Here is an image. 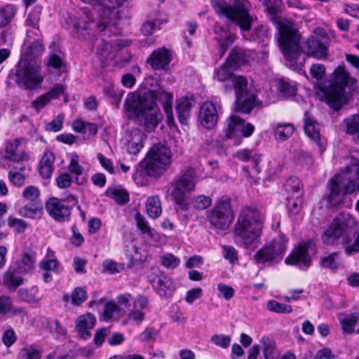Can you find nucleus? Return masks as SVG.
I'll use <instances>...</instances> for the list:
<instances>
[{
    "mask_svg": "<svg viewBox=\"0 0 359 359\" xmlns=\"http://www.w3.org/2000/svg\"><path fill=\"white\" fill-rule=\"evenodd\" d=\"M265 359H274L275 342L268 337H263L260 340Z\"/></svg>",
    "mask_w": 359,
    "mask_h": 359,
    "instance_id": "obj_51",
    "label": "nucleus"
},
{
    "mask_svg": "<svg viewBox=\"0 0 359 359\" xmlns=\"http://www.w3.org/2000/svg\"><path fill=\"white\" fill-rule=\"evenodd\" d=\"M41 63L38 60L20 59L13 69L8 79L22 90H35L41 88L44 80Z\"/></svg>",
    "mask_w": 359,
    "mask_h": 359,
    "instance_id": "obj_6",
    "label": "nucleus"
},
{
    "mask_svg": "<svg viewBox=\"0 0 359 359\" xmlns=\"http://www.w3.org/2000/svg\"><path fill=\"white\" fill-rule=\"evenodd\" d=\"M154 100L156 104V100H159L164 109L166 115V122L169 127L175 126L173 112H172V100L173 95L171 93L166 92L163 90H160L157 92L154 91Z\"/></svg>",
    "mask_w": 359,
    "mask_h": 359,
    "instance_id": "obj_25",
    "label": "nucleus"
},
{
    "mask_svg": "<svg viewBox=\"0 0 359 359\" xmlns=\"http://www.w3.org/2000/svg\"><path fill=\"white\" fill-rule=\"evenodd\" d=\"M103 90L104 94L110 99L111 104L114 107L118 108L124 92L115 88L111 83L105 85Z\"/></svg>",
    "mask_w": 359,
    "mask_h": 359,
    "instance_id": "obj_42",
    "label": "nucleus"
},
{
    "mask_svg": "<svg viewBox=\"0 0 359 359\" xmlns=\"http://www.w3.org/2000/svg\"><path fill=\"white\" fill-rule=\"evenodd\" d=\"M149 299L142 294H138L133 301L130 308L128 311V319L140 324L144 319V310L147 308Z\"/></svg>",
    "mask_w": 359,
    "mask_h": 359,
    "instance_id": "obj_24",
    "label": "nucleus"
},
{
    "mask_svg": "<svg viewBox=\"0 0 359 359\" xmlns=\"http://www.w3.org/2000/svg\"><path fill=\"white\" fill-rule=\"evenodd\" d=\"M144 118V126L145 130L150 133L154 130L157 127L159 122L162 119V114L157 104L154 102V104L148 107L145 111L142 113L140 118Z\"/></svg>",
    "mask_w": 359,
    "mask_h": 359,
    "instance_id": "obj_29",
    "label": "nucleus"
},
{
    "mask_svg": "<svg viewBox=\"0 0 359 359\" xmlns=\"http://www.w3.org/2000/svg\"><path fill=\"white\" fill-rule=\"evenodd\" d=\"M110 196L120 205L126 204L129 201L128 193L123 189H114L111 191Z\"/></svg>",
    "mask_w": 359,
    "mask_h": 359,
    "instance_id": "obj_57",
    "label": "nucleus"
},
{
    "mask_svg": "<svg viewBox=\"0 0 359 359\" xmlns=\"http://www.w3.org/2000/svg\"><path fill=\"white\" fill-rule=\"evenodd\" d=\"M146 210L150 217L154 219L158 217L162 212L159 198L156 196L149 197L146 203Z\"/></svg>",
    "mask_w": 359,
    "mask_h": 359,
    "instance_id": "obj_44",
    "label": "nucleus"
},
{
    "mask_svg": "<svg viewBox=\"0 0 359 359\" xmlns=\"http://www.w3.org/2000/svg\"><path fill=\"white\" fill-rule=\"evenodd\" d=\"M329 202L332 205H340L347 194L359 190V160L352 167L336 175L328 183Z\"/></svg>",
    "mask_w": 359,
    "mask_h": 359,
    "instance_id": "obj_5",
    "label": "nucleus"
},
{
    "mask_svg": "<svg viewBox=\"0 0 359 359\" xmlns=\"http://www.w3.org/2000/svg\"><path fill=\"white\" fill-rule=\"evenodd\" d=\"M284 188L287 196H303L301 182L298 178L291 177L286 180Z\"/></svg>",
    "mask_w": 359,
    "mask_h": 359,
    "instance_id": "obj_45",
    "label": "nucleus"
},
{
    "mask_svg": "<svg viewBox=\"0 0 359 359\" xmlns=\"http://www.w3.org/2000/svg\"><path fill=\"white\" fill-rule=\"evenodd\" d=\"M270 20L276 24L279 32L278 43L283 55L289 59L299 53V33L292 21L281 19L282 0H262Z\"/></svg>",
    "mask_w": 359,
    "mask_h": 359,
    "instance_id": "obj_3",
    "label": "nucleus"
},
{
    "mask_svg": "<svg viewBox=\"0 0 359 359\" xmlns=\"http://www.w3.org/2000/svg\"><path fill=\"white\" fill-rule=\"evenodd\" d=\"M53 252L48 250L47 256L43 258L39 263V268L44 271H55L58 265L59 262L57 259L53 258Z\"/></svg>",
    "mask_w": 359,
    "mask_h": 359,
    "instance_id": "obj_50",
    "label": "nucleus"
},
{
    "mask_svg": "<svg viewBox=\"0 0 359 359\" xmlns=\"http://www.w3.org/2000/svg\"><path fill=\"white\" fill-rule=\"evenodd\" d=\"M22 274L17 267L11 266L4 275L3 285L10 290H15L24 282Z\"/></svg>",
    "mask_w": 359,
    "mask_h": 359,
    "instance_id": "obj_31",
    "label": "nucleus"
},
{
    "mask_svg": "<svg viewBox=\"0 0 359 359\" xmlns=\"http://www.w3.org/2000/svg\"><path fill=\"white\" fill-rule=\"evenodd\" d=\"M211 5L216 13L236 22L241 29L247 31L250 29L252 19L245 0H235L231 4L225 0H212Z\"/></svg>",
    "mask_w": 359,
    "mask_h": 359,
    "instance_id": "obj_9",
    "label": "nucleus"
},
{
    "mask_svg": "<svg viewBox=\"0 0 359 359\" xmlns=\"http://www.w3.org/2000/svg\"><path fill=\"white\" fill-rule=\"evenodd\" d=\"M172 153L165 143L154 144L139 163L140 172L151 177H159L171 163Z\"/></svg>",
    "mask_w": 359,
    "mask_h": 359,
    "instance_id": "obj_7",
    "label": "nucleus"
},
{
    "mask_svg": "<svg viewBox=\"0 0 359 359\" xmlns=\"http://www.w3.org/2000/svg\"><path fill=\"white\" fill-rule=\"evenodd\" d=\"M233 69L226 62L223 66L215 70V78L219 81L224 82V88L225 93L234 89L239 92L241 88L243 89L245 85H248V80L245 77L240 75L233 74L231 72Z\"/></svg>",
    "mask_w": 359,
    "mask_h": 359,
    "instance_id": "obj_15",
    "label": "nucleus"
},
{
    "mask_svg": "<svg viewBox=\"0 0 359 359\" xmlns=\"http://www.w3.org/2000/svg\"><path fill=\"white\" fill-rule=\"evenodd\" d=\"M96 324L95 316L90 313L79 316L76 320V330L80 337L86 339L90 337V330L93 329Z\"/></svg>",
    "mask_w": 359,
    "mask_h": 359,
    "instance_id": "obj_27",
    "label": "nucleus"
},
{
    "mask_svg": "<svg viewBox=\"0 0 359 359\" xmlns=\"http://www.w3.org/2000/svg\"><path fill=\"white\" fill-rule=\"evenodd\" d=\"M8 224L11 228L14 229L18 233L24 232L27 228V224L25 221L12 216H10L8 218Z\"/></svg>",
    "mask_w": 359,
    "mask_h": 359,
    "instance_id": "obj_63",
    "label": "nucleus"
},
{
    "mask_svg": "<svg viewBox=\"0 0 359 359\" xmlns=\"http://www.w3.org/2000/svg\"><path fill=\"white\" fill-rule=\"evenodd\" d=\"M55 160V157L52 151H46L43 153L39 166V174L43 179L50 178L54 170Z\"/></svg>",
    "mask_w": 359,
    "mask_h": 359,
    "instance_id": "obj_35",
    "label": "nucleus"
},
{
    "mask_svg": "<svg viewBox=\"0 0 359 359\" xmlns=\"http://www.w3.org/2000/svg\"><path fill=\"white\" fill-rule=\"evenodd\" d=\"M126 0H102L100 19L95 21L90 9L83 7L65 18L67 29L71 34L80 40L90 39L97 32H102L119 18L118 8Z\"/></svg>",
    "mask_w": 359,
    "mask_h": 359,
    "instance_id": "obj_1",
    "label": "nucleus"
},
{
    "mask_svg": "<svg viewBox=\"0 0 359 359\" xmlns=\"http://www.w3.org/2000/svg\"><path fill=\"white\" fill-rule=\"evenodd\" d=\"M193 107V101L187 97H182L177 102L176 111L180 123L187 125L190 116V111Z\"/></svg>",
    "mask_w": 359,
    "mask_h": 359,
    "instance_id": "obj_36",
    "label": "nucleus"
},
{
    "mask_svg": "<svg viewBox=\"0 0 359 359\" xmlns=\"http://www.w3.org/2000/svg\"><path fill=\"white\" fill-rule=\"evenodd\" d=\"M194 207L200 210L209 208L212 204V198L204 195H198L193 199Z\"/></svg>",
    "mask_w": 359,
    "mask_h": 359,
    "instance_id": "obj_58",
    "label": "nucleus"
},
{
    "mask_svg": "<svg viewBox=\"0 0 359 359\" xmlns=\"http://www.w3.org/2000/svg\"><path fill=\"white\" fill-rule=\"evenodd\" d=\"M161 262L165 268L175 269L180 264V259L172 254L168 253L161 257Z\"/></svg>",
    "mask_w": 359,
    "mask_h": 359,
    "instance_id": "obj_61",
    "label": "nucleus"
},
{
    "mask_svg": "<svg viewBox=\"0 0 359 359\" xmlns=\"http://www.w3.org/2000/svg\"><path fill=\"white\" fill-rule=\"evenodd\" d=\"M148 280L156 292L161 297H170L175 290V285L171 278L158 268L151 269Z\"/></svg>",
    "mask_w": 359,
    "mask_h": 359,
    "instance_id": "obj_14",
    "label": "nucleus"
},
{
    "mask_svg": "<svg viewBox=\"0 0 359 359\" xmlns=\"http://www.w3.org/2000/svg\"><path fill=\"white\" fill-rule=\"evenodd\" d=\"M153 90H148L141 95L135 91L129 93L123 103V109L130 118L140 119L142 113L149 106L154 104Z\"/></svg>",
    "mask_w": 359,
    "mask_h": 359,
    "instance_id": "obj_12",
    "label": "nucleus"
},
{
    "mask_svg": "<svg viewBox=\"0 0 359 359\" xmlns=\"http://www.w3.org/2000/svg\"><path fill=\"white\" fill-rule=\"evenodd\" d=\"M346 132L349 135L356 134L359 142V114H353L344 119Z\"/></svg>",
    "mask_w": 359,
    "mask_h": 359,
    "instance_id": "obj_49",
    "label": "nucleus"
},
{
    "mask_svg": "<svg viewBox=\"0 0 359 359\" xmlns=\"http://www.w3.org/2000/svg\"><path fill=\"white\" fill-rule=\"evenodd\" d=\"M236 156L241 161L247 162L250 161L252 166L257 172H260V168L259 163L262 160V155L256 153L253 150L244 149L238 151L236 153Z\"/></svg>",
    "mask_w": 359,
    "mask_h": 359,
    "instance_id": "obj_38",
    "label": "nucleus"
},
{
    "mask_svg": "<svg viewBox=\"0 0 359 359\" xmlns=\"http://www.w3.org/2000/svg\"><path fill=\"white\" fill-rule=\"evenodd\" d=\"M46 209L50 216L59 222L67 221L71 214L67 202L57 198H50L46 204Z\"/></svg>",
    "mask_w": 359,
    "mask_h": 359,
    "instance_id": "obj_22",
    "label": "nucleus"
},
{
    "mask_svg": "<svg viewBox=\"0 0 359 359\" xmlns=\"http://www.w3.org/2000/svg\"><path fill=\"white\" fill-rule=\"evenodd\" d=\"M266 308L269 311L276 313H290L292 311V308L290 305L280 304L275 300L269 301Z\"/></svg>",
    "mask_w": 359,
    "mask_h": 359,
    "instance_id": "obj_53",
    "label": "nucleus"
},
{
    "mask_svg": "<svg viewBox=\"0 0 359 359\" xmlns=\"http://www.w3.org/2000/svg\"><path fill=\"white\" fill-rule=\"evenodd\" d=\"M22 196L26 205L19 210L20 215L31 219L41 218L43 204L39 189L34 186H28L24 189Z\"/></svg>",
    "mask_w": 359,
    "mask_h": 359,
    "instance_id": "obj_13",
    "label": "nucleus"
},
{
    "mask_svg": "<svg viewBox=\"0 0 359 359\" xmlns=\"http://www.w3.org/2000/svg\"><path fill=\"white\" fill-rule=\"evenodd\" d=\"M334 80L324 93L328 105L334 110L340 109L346 103L345 89L356 83L344 66H339L334 72Z\"/></svg>",
    "mask_w": 359,
    "mask_h": 359,
    "instance_id": "obj_8",
    "label": "nucleus"
},
{
    "mask_svg": "<svg viewBox=\"0 0 359 359\" xmlns=\"http://www.w3.org/2000/svg\"><path fill=\"white\" fill-rule=\"evenodd\" d=\"M311 245V241L299 243L285 259V264L298 266L302 270L309 269L311 264V258L308 251Z\"/></svg>",
    "mask_w": 359,
    "mask_h": 359,
    "instance_id": "obj_18",
    "label": "nucleus"
},
{
    "mask_svg": "<svg viewBox=\"0 0 359 359\" xmlns=\"http://www.w3.org/2000/svg\"><path fill=\"white\" fill-rule=\"evenodd\" d=\"M355 224V219L348 213L338 215L322 234L323 243L327 245L341 243L347 256L359 253V226L353 229Z\"/></svg>",
    "mask_w": 359,
    "mask_h": 359,
    "instance_id": "obj_2",
    "label": "nucleus"
},
{
    "mask_svg": "<svg viewBox=\"0 0 359 359\" xmlns=\"http://www.w3.org/2000/svg\"><path fill=\"white\" fill-rule=\"evenodd\" d=\"M339 254L338 252H333L327 256H325L320 259V265L324 269L330 270H336L339 268V264L338 262Z\"/></svg>",
    "mask_w": 359,
    "mask_h": 359,
    "instance_id": "obj_52",
    "label": "nucleus"
},
{
    "mask_svg": "<svg viewBox=\"0 0 359 359\" xmlns=\"http://www.w3.org/2000/svg\"><path fill=\"white\" fill-rule=\"evenodd\" d=\"M163 21L158 19L147 21L142 27V32L144 35H151L155 31L160 29Z\"/></svg>",
    "mask_w": 359,
    "mask_h": 359,
    "instance_id": "obj_59",
    "label": "nucleus"
},
{
    "mask_svg": "<svg viewBox=\"0 0 359 359\" xmlns=\"http://www.w3.org/2000/svg\"><path fill=\"white\" fill-rule=\"evenodd\" d=\"M97 53L102 57V60L108 61L111 60L116 56L115 50L113 48L111 41L107 42L103 41L99 44Z\"/></svg>",
    "mask_w": 359,
    "mask_h": 359,
    "instance_id": "obj_46",
    "label": "nucleus"
},
{
    "mask_svg": "<svg viewBox=\"0 0 359 359\" xmlns=\"http://www.w3.org/2000/svg\"><path fill=\"white\" fill-rule=\"evenodd\" d=\"M68 170L76 175V180L77 184L79 182V177L83 174V168L79 164V156L76 154H72L71 156L70 163L68 165Z\"/></svg>",
    "mask_w": 359,
    "mask_h": 359,
    "instance_id": "obj_54",
    "label": "nucleus"
},
{
    "mask_svg": "<svg viewBox=\"0 0 359 359\" xmlns=\"http://www.w3.org/2000/svg\"><path fill=\"white\" fill-rule=\"evenodd\" d=\"M252 53L241 48H234L226 60V64L236 69L238 66L249 62Z\"/></svg>",
    "mask_w": 359,
    "mask_h": 359,
    "instance_id": "obj_33",
    "label": "nucleus"
},
{
    "mask_svg": "<svg viewBox=\"0 0 359 359\" xmlns=\"http://www.w3.org/2000/svg\"><path fill=\"white\" fill-rule=\"evenodd\" d=\"M278 90L285 97H291L296 93V88L284 80L278 81Z\"/></svg>",
    "mask_w": 359,
    "mask_h": 359,
    "instance_id": "obj_64",
    "label": "nucleus"
},
{
    "mask_svg": "<svg viewBox=\"0 0 359 359\" xmlns=\"http://www.w3.org/2000/svg\"><path fill=\"white\" fill-rule=\"evenodd\" d=\"M198 181L196 170L191 167L184 168L171 184V196L175 203L183 210L189 208L188 196L196 189Z\"/></svg>",
    "mask_w": 359,
    "mask_h": 359,
    "instance_id": "obj_10",
    "label": "nucleus"
},
{
    "mask_svg": "<svg viewBox=\"0 0 359 359\" xmlns=\"http://www.w3.org/2000/svg\"><path fill=\"white\" fill-rule=\"evenodd\" d=\"M36 263V253L31 250H24L15 262V267L22 273L33 271Z\"/></svg>",
    "mask_w": 359,
    "mask_h": 359,
    "instance_id": "obj_32",
    "label": "nucleus"
},
{
    "mask_svg": "<svg viewBox=\"0 0 359 359\" xmlns=\"http://www.w3.org/2000/svg\"><path fill=\"white\" fill-rule=\"evenodd\" d=\"M247 86L240 90L239 92L235 90L236 100L235 101L236 109L242 113H250L256 103V96L253 94H248Z\"/></svg>",
    "mask_w": 359,
    "mask_h": 359,
    "instance_id": "obj_26",
    "label": "nucleus"
},
{
    "mask_svg": "<svg viewBox=\"0 0 359 359\" xmlns=\"http://www.w3.org/2000/svg\"><path fill=\"white\" fill-rule=\"evenodd\" d=\"M262 229V217L255 208L245 207L241 210L234 226V234L246 248H254L259 241Z\"/></svg>",
    "mask_w": 359,
    "mask_h": 359,
    "instance_id": "obj_4",
    "label": "nucleus"
},
{
    "mask_svg": "<svg viewBox=\"0 0 359 359\" xmlns=\"http://www.w3.org/2000/svg\"><path fill=\"white\" fill-rule=\"evenodd\" d=\"M301 35L299 34V41ZM300 46V43H299ZM304 52L309 57H312L318 60L326 59L328 56V48L325 41L315 36H309L304 43L302 48L299 46V53L296 58L289 59L285 55V58L291 62L297 60L301 53Z\"/></svg>",
    "mask_w": 359,
    "mask_h": 359,
    "instance_id": "obj_16",
    "label": "nucleus"
},
{
    "mask_svg": "<svg viewBox=\"0 0 359 359\" xmlns=\"http://www.w3.org/2000/svg\"><path fill=\"white\" fill-rule=\"evenodd\" d=\"M231 338L229 335L224 334H213L210 338V341L215 345L227 348L230 346Z\"/></svg>",
    "mask_w": 359,
    "mask_h": 359,
    "instance_id": "obj_60",
    "label": "nucleus"
},
{
    "mask_svg": "<svg viewBox=\"0 0 359 359\" xmlns=\"http://www.w3.org/2000/svg\"><path fill=\"white\" fill-rule=\"evenodd\" d=\"M170 54L165 48H158L154 50L147 62L154 70L165 69L170 62Z\"/></svg>",
    "mask_w": 359,
    "mask_h": 359,
    "instance_id": "obj_28",
    "label": "nucleus"
},
{
    "mask_svg": "<svg viewBox=\"0 0 359 359\" xmlns=\"http://www.w3.org/2000/svg\"><path fill=\"white\" fill-rule=\"evenodd\" d=\"M44 50V46L40 36L32 35V30L27 29V37L22 48L20 59L37 60Z\"/></svg>",
    "mask_w": 359,
    "mask_h": 359,
    "instance_id": "obj_20",
    "label": "nucleus"
},
{
    "mask_svg": "<svg viewBox=\"0 0 359 359\" xmlns=\"http://www.w3.org/2000/svg\"><path fill=\"white\" fill-rule=\"evenodd\" d=\"M207 219L215 229L227 230L234 219L230 198L227 196L219 198L212 208L208 212Z\"/></svg>",
    "mask_w": 359,
    "mask_h": 359,
    "instance_id": "obj_11",
    "label": "nucleus"
},
{
    "mask_svg": "<svg viewBox=\"0 0 359 359\" xmlns=\"http://www.w3.org/2000/svg\"><path fill=\"white\" fill-rule=\"evenodd\" d=\"M8 167L12 169L8 174L9 182L15 187H22L26 180L25 172L27 168H29V164L20 165L8 164Z\"/></svg>",
    "mask_w": 359,
    "mask_h": 359,
    "instance_id": "obj_34",
    "label": "nucleus"
},
{
    "mask_svg": "<svg viewBox=\"0 0 359 359\" xmlns=\"http://www.w3.org/2000/svg\"><path fill=\"white\" fill-rule=\"evenodd\" d=\"M46 65L48 69L61 70L62 68L65 67V62L60 55L56 53H50L48 55Z\"/></svg>",
    "mask_w": 359,
    "mask_h": 359,
    "instance_id": "obj_56",
    "label": "nucleus"
},
{
    "mask_svg": "<svg viewBox=\"0 0 359 359\" xmlns=\"http://www.w3.org/2000/svg\"><path fill=\"white\" fill-rule=\"evenodd\" d=\"M304 132L306 135L313 140L320 148V152L323 151L321 142L319 124L311 118L308 111L304 114Z\"/></svg>",
    "mask_w": 359,
    "mask_h": 359,
    "instance_id": "obj_30",
    "label": "nucleus"
},
{
    "mask_svg": "<svg viewBox=\"0 0 359 359\" xmlns=\"http://www.w3.org/2000/svg\"><path fill=\"white\" fill-rule=\"evenodd\" d=\"M137 226L142 233L146 234L151 238H156L158 237V233L155 229L151 228L149 222L147 221L145 217L142 215L140 212H137L135 216Z\"/></svg>",
    "mask_w": 359,
    "mask_h": 359,
    "instance_id": "obj_43",
    "label": "nucleus"
},
{
    "mask_svg": "<svg viewBox=\"0 0 359 359\" xmlns=\"http://www.w3.org/2000/svg\"><path fill=\"white\" fill-rule=\"evenodd\" d=\"M16 8L7 4L0 8V28L8 25L16 14Z\"/></svg>",
    "mask_w": 359,
    "mask_h": 359,
    "instance_id": "obj_47",
    "label": "nucleus"
},
{
    "mask_svg": "<svg viewBox=\"0 0 359 359\" xmlns=\"http://www.w3.org/2000/svg\"><path fill=\"white\" fill-rule=\"evenodd\" d=\"M4 158L9 161V164L15 165H26L28 163V156L20 147V142L18 139L9 141L5 148Z\"/></svg>",
    "mask_w": 359,
    "mask_h": 359,
    "instance_id": "obj_23",
    "label": "nucleus"
},
{
    "mask_svg": "<svg viewBox=\"0 0 359 359\" xmlns=\"http://www.w3.org/2000/svg\"><path fill=\"white\" fill-rule=\"evenodd\" d=\"M221 106L219 103L212 101L204 102L200 108L198 119L201 124L207 129L213 128L218 121Z\"/></svg>",
    "mask_w": 359,
    "mask_h": 359,
    "instance_id": "obj_19",
    "label": "nucleus"
},
{
    "mask_svg": "<svg viewBox=\"0 0 359 359\" xmlns=\"http://www.w3.org/2000/svg\"><path fill=\"white\" fill-rule=\"evenodd\" d=\"M87 298V293L84 289L78 287H76L72 293V295L65 294L63 300L68 302L71 299L72 304L79 306L83 303Z\"/></svg>",
    "mask_w": 359,
    "mask_h": 359,
    "instance_id": "obj_48",
    "label": "nucleus"
},
{
    "mask_svg": "<svg viewBox=\"0 0 359 359\" xmlns=\"http://www.w3.org/2000/svg\"><path fill=\"white\" fill-rule=\"evenodd\" d=\"M294 132V126L290 123H279L274 128V137L276 141L281 142L287 140Z\"/></svg>",
    "mask_w": 359,
    "mask_h": 359,
    "instance_id": "obj_40",
    "label": "nucleus"
},
{
    "mask_svg": "<svg viewBox=\"0 0 359 359\" xmlns=\"http://www.w3.org/2000/svg\"><path fill=\"white\" fill-rule=\"evenodd\" d=\"M217 290L219 291L218 296L219 297H223L226 301L230 300L235 295L234 289L224 283H219L217 285Z\"/></svg>",
    "mask_w": 359,
    "mask_h": 359,
    "instance_id": "obj_62",
    "label": "nucleus"
},
{
    "mask_svg": "<svg viewBox=\"0 0 359 359\" xmlns=\"http://www.w3.org/2000/svg\"><path fill=\"white\" fill-rule=\"evenodd\" d=\"M344 333L352 334L356 323L359 321V313L346 314L341 313L338 316Z\"/></svg>",
    "mask_w": 359,
    "mask_h": 359,
    "instance_id": "obj_37",
    "label": "nucleus"
},
{
    "mask_svg": "<svg viewBox=\"0 0 359 359\" xmlns=\"http://www.w3.org/2000/svg\"><path fill=\"white\" fill-rule=\"evenodd\" d=\"M19 298L28 304L38 303L41 301L39 297V289L36 286H32L30 288H21L18 290Z\"/></svg>",
    "mask_w": 359,
    "mask_h": 359,
    "instance_id": "obj_41",
    "label": "nucleus"
},
{
    "mask_svg": "<svg viewBox=\"0 0 359 359\" xmlns=\"http://www.w3.org/2000/svg\"><path fill=\"white\" fill-rule=\"evenodd\" d=\"M41 10L35 8L27 15L25 20V25L29 27L27 29L32 30V35L40 36L41 32L39 30V22L40 21Z\"/></svg>",
    "mask_w": 359,
    "mask_h": 359,
    "instance_id": "obj_39",
    "label": "nucleus"
},
{
    "mask_svg": "<svg viewBox=\"0 0 359 359\" xmlns=\"http://www.w3.org/2000/svg\"><path fill=\"white\" fill-rule=\"evenodd\" d=\"M286 247L283 243L273 242L265 245L254 255L257 264H264L280 261Z\"/></svg>",
    "mask_w": 359,
    "mask_h": 359,
    "instance_id": "obj_17",
    "label": "nucleus"
},
{
    "mask_svg": "<svg viewBox=\"0 0 359 359\" xmlns=\"http://www.w3.org/2000/svg\"><path fill=\"white\" fill-rule=\"evenodd\" d=\"M288 211L290 214L299 212L302 205V196H287Z\"/></svg>",
    "mask_w": 359,
    "mask_h": 359,
    "instance_id": "obj_55",
    "label": "nucleus"
},
{
    "mask_svg": "<svg viewBox=\"0 0 359 359\" xmlns=\"http://www.w3.org/2000/svg\"><path fill=\"white\" fill-rule=\"evenodd\" d=\"M254 130L255 128L251 123L245 124V121L239 116L231 115L228 119L226 137L232 138L241 135L248 137L252 135Z\"/></svg>",
    "mask_w": 359,
    "mask_h": 359,
    "instance_id": "obj_21",
    "label": "nucleus"
}]
</instances>
